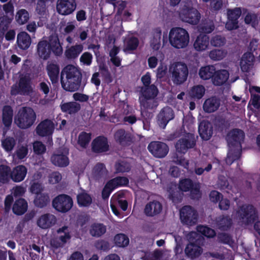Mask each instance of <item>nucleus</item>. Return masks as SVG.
<instances>
[{"label": "nucleus", "instance_id": "obj_14", "mask_svg": "<svg viewBox=\"0 0 260 260\" xmlns=\"http://www.w3.org/2000/svg\"><path fill=\"white\" fill-rule=\"evenodd\" d=\"M179 188L183 191L190 190L191 196L193 199H198L201 197L200 184L197 183H192L189 179L181 180L179 183Z\"/></svg>", "mask_w": 260, "mask_h": 260}, {"label": "nucleus", "instance_id": "obj_23", "mask_svg": "<svg viewBox=\"0 0 260 260\" xmlns=\"http://www.w3.org/2000/svg\"><path fill=\"white\" fill-rule=\"evenodd\" d=\"M174 116L173 110L169 107L162 109L157 116V123L164 128L169 121L173 119Z\"/></svg>", "mask_w": 260, "mask_h": 260}, {"label": "nucleus", "instance_id": "obj_26", "mask_svg": "<svg viewBox=\"0 0 260 260\" xmlns=\"http://www.w3.org/2000/svg\"><path fill=\"white\" fill-rule=\"evenodd\" d=\"M193 46L195 50L198 52L208 50L210 47L209 37L206 35H199L196 39Z\"/></svg>", "mask_w": 260, "mask_h": 260}, {"label": "nucleus", "instance_id": "obj_12", "mask_svg": "<svg viewBox=\"0 0 260 260\" xmlns=\"http://www.w3.org/2000/svg\"><path fill=\"white\" fill-rule=\"evenodd\" d=\"M52 206L57 211L64 213L71 209L73 206V201L67 195H59L53 199Z\"/></svg>", "mask_w": 260, "mask_h": 260}, {"label": "nucleus", "instance_id": "obj_33", "mask_svg": "<svg viewBox=\"0 0 260 260\" xmlns=\"http://www.w3.org/2000/svg\"><path fill=\"white\" fill-rule=\"evenodd\" d=\"M199 132L201 138L205 140H209L212 135L211 124L207 121H202L199 126Z\"/></svg>", "mask_w": 260, "mask_h": 260}, {"label": "nucleus", "instance_id": "obj_54", "mask_svg": "<svg viewBox=\"0 0 260 260\" xmlns=\"http://www.w3.org/2000/svg\"><path fill=\"white\" fill-rule=\"evenodd\" d=\"M114 243L117 246L125 247L129 243L128 238L124 234H118L114 239Z\"/></svg>", "mask_w": 260, "mask_h": 260}, {"label": "nucleus", "instance_id": "obj_43", "mask_svg": "<svg viewBox=\"0 0 260 260\" xmlns=\"http://www.w3.org/2000/svg\"><path fill=\"white\" fill-rule=\"evenodd\" d=\"M2 146L7 152H11L14 148L16 141L11 137H4L1 140Z\"/></svg>", "mask_w": 260, "mask_h": 260}, {"label": "nucleus", "instance_id": "obj_27", "mask_svg": "<svg viewBox=\"0 0 260 260\" xmlns=\"http://www.w3.org/2000/svg\"><path fill=\"white\" fill-rule=\"evenodd\" d=\"M92 148L95 152L107 151L109 149L107 139L103 137H99L95 138L92 142Z\"/></svg>", "mask_w": 260, "mask_h": 260}, {"label": "nucleus", "instance_id": "obj_55", "mask_svg": "<svg viewBox=\"0 0 260 260\" xmlns=\"http://www.w3.org/2000/svg\"><path fill=\"white\" fill-rule=\"evenodd\" d=\"M163 58V54L160 53H157L156 56H150L148 58V64L149 67L151 69L155 68L157 66L158 61H159L160 63L161 62V60Z\"/></svg>", "mask_w": 260, "mask_h": 260}, {"label": "nucleus", "instance_id": "obj_25", "mask_svg": "<svg viewBox=\"0 0 260 260\" xmlns=\"http://www.w3.org/2000/svg\"><path fill=\"white\" fill-rule=\"evenodd\" d=\"M27 172V170L25 166H17L11 171L10 178L15 182H20L24 179Z\"/></svg>", "mask_w": 260, "mask_h": 260}, {"label": "nucleus", "instance_id": "obj_63", "mask_svg": "<svg viewBox=\"0 0 260 260\" xmlns=\"http://www.w3.org/2000/svg\"><path fill=\"white\" fill-rule=\"evenodd\" d=\"M225 43V38L218 35L213 37L211 40V44L215 47L221 46L223 45Z\"/></svg>", "mask_w": 260, "mask_h": 260}, {"label": "nucleus", "instance_id": "obj_47", "mask_svg": "<svg viewBox=\"0 0 260 260\" xmlns=\"http://www.w3.org/2000/svg\"><path fill=\"white\" fill-rule=\"evenodd\" d=\"M29 18V14L25 9H20L18 11L15 16L16 21L19 24L25 23L28 20Z\"/></svg>", "mask_w": 260, "mask_h": 260}, {"label": "nucleus", "instance_id": "obj_21", "mask_svg": "<svg viewBox=\"0 0 260 260\" xmlns=\"http://www.w3.org/2000/svg\"><path fill=\"white\" fill-rule=\"evenodd\" d=\"M3 9L6 15L0 18V29L4 30L13 18L14 7L12 4L8 3L4 5Z\"/></svg>", "mask_w": 260, "mask_h": 260}, {"label": "nucleus", "instance_id": "obj_48", "mask_svg": "<svg viewBox=\"0 0 260 260\" xmlns=\"http://www.w3.org/2000/svg\"><path fill=\"white\" fill-rule=\"evenodd\" d=\"M50 199L48 194L45 193L39 194L36 196L34 203L36 206L42 208L47 205L49 202Z\"/></svg>", "mask_w": 260, "mask_h": 260}, {"label": "nucleus", "instance_id": "obj_60", "mask_svg": "<svg viewBox=\"0 0 260 260\" xmlns=\"http://www.w3.org/2000/svg\"><path fill=\"white\" fill-rule=\"evenodd\" d=\"M194 122V118L193 117L192 115L190 113L184 117L183 120V127L185 128V127L190 131L192 128V125Z\"/></svg>", "mask_w": 260, "mask_h": 260}, {"label": "nucleus", "instance_id": "obj_28", "mask_svg": "<svg viewBox=\"0 0 260 260\" xmlns=\"http://www.w3.org/2000/svg\"><path fill=\"white\" fill-rule=\"evenodd\" d=\"M254 61V56L250 53L248 52L244 54L240 61V67L242 72H247L249 71L252 68Z\"/></svg>", "mask_w": 260, "mask_h": 260}, {"label": "nucleus", "instance_id": "obj_49", "mask_svg": "<svg viewBox=\"0 0 260 260\" xmlns=\"http://www.w3.org/2000/svg\"><path fill=\"white\" fill-rule=\"evenodd\" d=\"M82 50L83 46L82 45H76L67 50L66 55L68 58H74L77 57Z\"/></svg>", "mask_w": 260, "mask_h": 260}, {"label": "nucleus", "instance_id": "obj_16", "mask_svg": "<svg viewBox=\"0 0 260 260\" xmlns=\"http://www.w3.org/2000/svg\"><path fill=\"white\" fill-rule=\"evenodd\" d=\"M180 219L183 223L191 225L197 221V212L190 206H185L180 211Z\"/></svg>", "mask_w": 260, "mask_h": 260}, {"label": "nucleus", "instance_id": "obj_42", "mask_svg": "<svg viewBox=\"0 0 260 260\" xmlns=\"http://www.w3.org/2000/svg\"><path fill=\"white\" fill-rule=\"evenodd\" d=\"M61 109L64 112L73 114L80 110V105L76 102L66 103L61 105Z\"/></svg>", "mask_w": 260, "mask_h": 260}, {"label": "nucleus", "instance_id": "obj_22", "mask_svg": "<svg viewBox=\"0 0 260 260\" xmlns=\"http://www.w3.org/2000/svg\"><path fill=\"white\" fill-rule=\"evenodd\" d=\"M241 14V10L239 8H235L233 10L228 11V21L225 27L229 30H232L237 28L238 19Z\"/></svg>", "mask_w": 260, "mask_h": 260}, {"label": "nucleus", "instance_id": "obj_38", "mask_svg": "<svg viewBox=\"0 0 260 260\" xmlns=\"http://www.w3.org/2000/svg\"><path fill=\"white\" fill-rule=\"evenodd\" d=\"M27 209V203L23 199L16 200L12 208L13 213L18 215L23 214L26 211Z\"/></svg>", "mask_w": 260, "mask_h": 260}, {"label": "nucleus", "instance_id": "obj_56", "mask_svg": "<svg viewBox=\"0 0 260 260\" xmlns=\"http://www.w3.org/2000/svg\"><path fill=\"white\" fill-rule=\"evenodd\" d=\"M226 55V52L223 50L215 49L209 53L210 57L214 60H219L223 58Z\"/></svg>", "mask_w": 260, "mask_h": 260}, {"label": "nucleus", "instance_id": "obj_50", "mask_svg": "<svg viewBox=\"0 0 260 260\" xmlns=\"http://www.w3.org/2000/svg\"><path fill=\"white\" fill-rule=\"evenodd\" d=\"M10 168L5 164L0 165V181L6 182L10 178Z\"/></svg>", "mask_w": 260, "mask_h": 260}, {"label": "nucleus", "instance_id": "obj_64", "mask_svg": "<svg viewBox=\"0 0 260 260\" xmlns=\"http://www.w3.org/2000/svg\"><path fill=\"white\" fill-rule=\"evenodd\" d=\"M28 153V148L26 145L19 146L16 151V155L19 159L24 158Z\"/></svg>", "mask_w": 260, "mask_h": 260}, {"label": "nucleus", "instance_id": "obj_17", "mask_svg": "<svg viewBox=\"0 0 260 260\" xmlns=\"http://www.w3.org/2000/svg\"><path fill=\"white\" fill-rule=\"evenodd\" d=\"M149 151L155 157L161 158L165 157L168 153L167 145L160 142H152L148 147Z\"/></svg>", "mask_w": 260, "mask_h": 260}, {"label": "nucleus", "instance_id": "obj_51", "mask_svg": "<svg viewBox=\"0 0 260 260\" xmlns=\"http://www.w3.org/2000/svg\"><path fill=\"white\" fill-rule=\"evenodd\" d=\"M77 201L80 206H87L92 202L90 196L85 192H81L77 197Z\"/></svg>", "mask_w": 260, "mask_h": 260}, {"label": "nucleus", "instance_id": "obj_4", "mask_svg": "<svg viewBox=\"0 0 260 260\" xmlns=\"http://www.w3.org/2000/svg\"><path fill=\"white\" fill-rule=\"evenodd\" d=\"M169 40L171 45L176 49L186 48L189 43L190 37L188 31L184 28L173 27L169 31Z\"/></svg>", "mask_w": 260, "mask_h": 260}, {"label": "nucleus", "instance_id": "obj_41", "mask_svg": "<svg viewBox=\"0 0 260 260\" xmlns=\"http://www.w3.org/2000/svg\"><path fill=\"white\" fill-rule=\"evenodd\" d=\"M47 69L48 75L52 83L56 82L58 79L59 72L58 67L53 62H48Z\"/></svg>", "mask_w": 260, "mask_h": 260}, {"label": "nucleus", "instance_id": "obj_32", "mask_svg": "<svg viewBox=\"0 0 260 260\" xmlns=\"http://www.w3.org/2000/svg\"><path fill=\"white\" fill-rule=\"evenodd\" d=\"M162 206L158 202H152L148 203L144 209L145 214L148 216H153L160 213Z\"/></svg>", "mask_w": 260, "mask_h": 260}, {"label": "nucleus", "instance_id": "obj_5", "mask_svg": "<svg viewBox=\"0 0 260 260\" xmlns=\"http://www.w3.org/2000/svg\"><path fill=\"white\" fill-rule=\"evenodd\" d=\"M157 94V90L153 85L142 89L139 98L142 115L144 116L146 110L152 109L157 106V103L154 99Z\"/></svg>", "mask_w": 260, "mask_h": 260}, {"label": "nucleus", "instance_id": "obj_52", "mask_svg": "<svg viewBox=\"0 0 260 260\" xmlns=\"http://www.w3.org/2000/svg\"><path fill=\"white\" fill-rule=\"evenodd\" d=\"M205 89L202 85H196L193 86L190 91V95L194 98L201 99L204 95Z\"/></svg>", "mask_w": 260, "mask_h": 260}, {"label": "nucleus", "instance_id": "obj_57", "mask_svg": "<svg viewBox=\"0 0 260 260\" xmlns=\"http://www.w3.org/2000/svg\"><path fill=\"white\" fill-rule=\"evenodd\" d=\"M197 230L199 233L207 237H212L215 234L213 230L206 226L199 225L197 228Z\"/></svg>", "mask_w": 260, "mask_h": 260}, {"label": "nucleus", "instance_id": "obj_39", "mask_svg": "<svg viewBox=\"0 0 260 260\" xmlns=\"http://www.w3.org/2000/svg\"><path fill=\"white\" fill-rule=\"evenodd\" d=\"M17 43L19 47L22 49H27L31 44V39L28 34L21 32L17 36Z\"/></svg>", "mask_w": 260, "mask_h": 260}, {"label": "nucleus", "instance_id": "obj_35", "mask_svg": "<svg viewBox=\"0 0 260 260\" xmlns=\"http://www.w3.org/2000/svg\"><path fill=\"white\" fill-rule=\"evenodd\" d=\"M161 30L160 28L155 29L150 39V45L152 49L157 50L161 46Z\"/></svg>", "mask_w": 260, "mask_h": 260}, {"label": "nucleus", "instance_id": "obj_15", "mask_svg": "<svg viewBox=\"0 0 260 260\" xmlns=\"http://www.w3.org/2000/svg\"><path fill=\"white\" fill-rule=\"evenodd\" d=\"M76 8L75 0H57V12L60 15L66 16L72 14Z\"/></svg>", "mask_w": 260, "mask_h": 260}, {"label": "nucleus", "instance_id": "obj_13", "mask_svg": "<svg viewBox=\"0 0 260 260\" xmlns=\"http://www.w3.org/2000/svg\"><path fill=\"white\" fill-rule=\"evenodd\" d=\"M128 183V179L123 177H117L111 180L106 184L103 190V198L104 199L108 198L111 192L115 188L118 186L125 185L127 184Z\"/></svg>", "mask_w": 260, "mask_h": 260}, {"label": "nucleus", "instance_id": "obj_19", "mask_svg": "<svg viewBox=\"0 0 260 260\" xmlns=\"http://www.w3.org/2000/svg\"><path fill=\"white\" fill-rule=\"evenodd\" d=\"M56 217L52 214L46 213L39 216L37 219V225L42 229H47L54 225Z\"/></svg>", "mask_w": 260, "mask_h": 260}, {"label": "nucleus", "instance_id": "obj_62", "mask_svg": "<svg viewBox=\"0 0 260 260\" xmlns=\"http://www.w3.org/2000/svg\"><path fill=\"white\" fill-rule=\"evenodd\" d=\"M258 18L257 16L252 13H248L245 18V23L250 24L253 27H254L258 23Z\"/></svg>", "mask_w": 260, "mask_h": 260}, {"label": "nucleus", "instance_id": "obj_2", "mask_svg": "<svg viewBox=\"0 0 260 260\" xmlns=\"http://www.w3.org/2000/svg\"><path fill=\"white\" fill-rule=\"evenodd\" d=\"M244 134L240 129H233L228 135L227 141L229 151L226 159L228 164H231L234 160L238 158L240 155L241 149V143L244 140Z\"/></svg>", "mask_w": 260, "mask_h": 260}, {"label": "nucleus", "instance_id": "obj_31", "mask_svg": "<svg viewBox=\"0 0 260 260\" xmlns=\"http://www.w3.org/2000/svg\"><path fill=\"white\" fill-rule=\"evenodd\" d=\"M249 91L251 94L249 103L253 106L257 113H260V96L255 94V92L260 93V87L251 86L249 87Z\"/></svg>", "mask_w": 260, "mask_h": 260}, {"label": "nucleus", "instance_id": "obj_18", "mask_svg": "<svg viewBox=\"0 0 260 260\" xmlns=\"http://www.w3.org/2000/svg\"><path fill=\"white\" fill-rule=\"evenodd\" d=\"M55 126V123L50 119L41 121L36 128L37 134L42 137L50 136L53 134Z\"/></svg>", "mask_w": 260, "mask_h": 260}, {"label": "nucleus", "instance_id": "obj_53", "mask_svg": "<svg viewBox=\"0 0 260 260\" xmlns=\"http://www.w3.org/2000/svg\"><path fill=\"white\" fill-rule=\"evenodd\" d=\"M91 140L89 133L81 132L78 136V143L82 148H86Z\"/></svg>", "mask_w": 260, "mask_h": 260}, {"label": "nucleus", "instance_id": "obj_40", "mask_svg": "<svg viewBox=\"0 0 260 260\" xmlns=\"http://www.w3.org/2000/svg\"><path fill=\"white\" fill-rule=\"evenodd\" d=\"M215 73V68L213 66H207L200 69L199 75L201 79L208 80L213 77Z\"/></svg>", "mask_w": 260, "mask_h": 260}, {"label": "nucleus", "instance_id": "obj_58", "mask_svg": "<svg viewBox=\"0 0 260 260\" xmlns=\"http://www.w3.org/2000/svg\"><path fill=\"white\" fill-rule=\"evenodd\" d=\"M92 173L95 178H99L106 174V170L103 164H97L93 169Z\"/></svg>", "mask_w": 260, "mask_h": 260}, {"label": "nucleus", "instance_id": "obj_59", "mask_svg": "<svg viewBox=\"0 0 260 260\" xmlns=\"http://www.w3.org/2000/svg\"><path fill=\"white\" fill-rule=\"evenodd\" d=\"M61 179V175L58 172H51L48 176V182L51 184H55L58 183Z\"/></svg>", "mask_w": 260, "mask_h": 260}, {"label": "nucleus", "instance_id": "obj_34", "mask_svg": "<svg viewBox=\"0 0 260 260\" xmlns=\"http://www.w3.org/2000/svg\"><path fill=\"white\" fill-rule=\"evenodd\" d=\"M229 77V73L226 70L215 71L212 77V82L214 85L220 86L224 84Z\"/></svg>", "mask_w": 260, "mask_h": 260}, {"label": "nucleus", "instance_id": "obj_9", "mask_svg": "<svg viewBox=\"0 0 260 260\" xmlns=\"http://www.w3.org/2000/svg\"><path fill=\"white\" fill-rule=\"evenodd\" d=\"M172 74V80L176 84H181L186 81L188 76L187 66L181 62H174L169 68Z\"/></svg>", "mask_w": 260, "mask_h": 260}, {"label": "nucleus", "instance_id": "obj_10", "mask_svg": "<svg viewBox=\"0 0 260 260\" xmlns=\"http://www.w3.org/2000/svg\"><path fill=\"white\" fill-rule=\"evenodd\" d=\"M256 217L255 209L252 206L245 205L233 215L234 219L239 222L247 224L253 221Z\"/></svg>", "mask_w": 260, "mask_h": 260}, {"label": "nucleus", "instance_id": "obj_3", "mask_svg": "<svg viewBox=\"0 0 260 260\" xmlns=\"http://www.w3.org/2000/svg\"><path fill=\"white\" fill-rule=\"evenodd\" d=\"M51 50L56 55H59L62 52L58 39L55 35L52 36L48 40L43 39L38 45V54L43 59H47L49 57Z\"/></svg>", "mask_w": 260, "mask_h": 260}, {"label": "nucleus", "instance_id": "obj_29", "mask_svg": "<svg viewBox=\"0 0 260 260\" xmlns=\"http://www.w3.org/2000/svg\"><path fill=\"white\" fill-rule=\"evenodd\" d=\"M138 44V39L132 34H129L124 41L123 50L126 53H130L137 49Z\"/></svg>", "mask_w": 260, "mask_h": 260}, {"label": "nucleus", "instance_id": "obj_8", "mask_svg": "<svg viewBox=\"0 0 260 260\" xmlns=\"http://www.w3.org/2000/svg\"><path fill=\"white\" fill-rule=\"evenodd\" d=\"M180 19L191 24H197L201 18L198 10L193 8L190 3H187L181 7L179 12Z\"/></svg>", "mask_w": 260, "mask_h": 260}, {"label": "nucleus", "instance_id": "obj_20", "mask_svg": "<svg viewBox=\"0 0 260 260\" xmlns=\"http://www.w3.org/2000/svg\"><path fill=\"white\" fill-rule=\"evenodd\" d=\"M194 145V141L193 135L188 133L186 138L179 140L176 145L177 152L184 153L188 148H191Z\"/></svg>", "mask_w": 260, "mask_h": 260}, {"label": "nucleus", "instance_id": "obj_44", "mask_svg": "<svg viewBox=\"0 0 260 260\" xmlns=\"http://www.w3.org/2000/svg\"><path fill=\"white\" fill-rule=\"evenodd\" d=\"M34 177V179L32 181L30 191L32 193L36 194V196L39 194H42V193L41 192L43 190V188L41 184L38 181L39 179H40L41 177L40 175L38 174L35 175Z\"/></svg>", "mask_w": 260, "mask_h": 260}, {"label": "nucleus", "instance_id": "obj_37", "mask_svg": "<svg viewBox=\"0 0 260 260\" xmlns=\"http://www.w3.org/2000/svg\"><path fill=\"white\" fill-rule=\"evenodd\" d=\"M13 111L10 106H5L2 111V121L5 126L9 127L12 122Z\"/></svg>", "mask_w": 260, "mask_h": 260}, {"label": "nucleus", "instance_id": "obj_6", "mask_svg": "<svg viewBox=\"0 0 260 260\" xmlns=\"http://www.w3.org/2000/svg\"><path fill=\"white\" fill-rule=\"evenodd\" d=\"M36 119V115L33 109L23 107L18 111L14 118V122L19 127L25 129L31 126Z\"/></svg>", "mask_w": 260, "mask_h": 260}, {"label": "nucleus", "instance_id": "obj_46", "mask_svg": "<svg viewBox=\"0 0 260 260\" xmlns=\"http://www.w3.org/2000/svg\"><path fill=\"white\" fill-rule=\"evenodd\" d=\"M106 231L105 225L101 223H94L91 226L90 233L92 236L100 237Z\"/></svg>", "mask_w": 260, "mask_h": 260}, {"label": "nucleus", "instance_id": "obj_45", "mask_svg": "<svg viewBox=\"0 0 260 260\" xmlns=\"http://www.w3.org/2000/svg\"><path fill=\"white\" fill-rule=\"evenodd\" d=\"M57 237L62 243H65L71 238L70 230L67 226H63L57 231Z\"/></svg>", "mask_w": 260, "mask_h": 260}, {"label": "nucleus", "instance_id": "obj_24", "mask_svg": "<svg viewBox=\"0 0 260 260\" xmlns=\"http://www.w3.org/2000/svg\"><path fill=\"white\" fill-rule=\"evenodd\" d=\"M68 151L61 152L58 151L51 156V160L53 165L59 167H65L69 164Z\"/></svg>", "mask_w": 260, "mask_h": 260}, {"label": "nucleus", "instance_id": "obj_11", "mask_svg": "<svg viewBox=\"0 0 260 260\" xmlns=\"http://www.w3.org/2000/svg\"><path fill=\"white\" fill-rule=\"evenodd\" d=\"M33 93V87L29 77L27 76L21 77L19 84L14 85L11 89V93L13 95L20 94L30 96Z\"/></svg>", "mask_w": 260, "mask_h": 260}, {"label": "nucleus", "instance_id": "obj_7", "mask_svg": "<svg viewBox=\"0 0 260 260\" xmlns=\"http://www.w3.org/2000/svg\"><path fill=\"white\" fill-rule=\"evenodd\" d=\"M187 239L190 243L185 248V254L191 258L199 257L203 252L202 248L199 246L202 238L197 233L192 232L187 235Z\"/></svg>", "mask_w": 260, "mask_h": 260}, {"label": "nucleus", "instance_id": "obj_61", "mask_svg": "<svg viewBox=\"0 0 260 260\" xmlns=\"http://www.w3.org/2000/svg\"><path fill=\"white\" fill-rule=\"evenodd\" d=\"M36 13L39 17H43L46 14V8L44 1H39L37 6Z\"/></svg>", "mask_w": 260, "mask_h": 260}, {"label": "nucleus", "instance_id": "obj_1", "mask_svg": "<svg viewBox=\"0 0 260 260\" xmlns=\"http://www.w3.org/2000/svg\"><path fill=\"white\" fill-rule=\"evenodd\" d=\"M81 79V73L79 68L74 65L67 66L61 72V85L66 90L74 91L77 90Z\"/></svg>", "mask_w": 260, "mask_h": 260}, {"label": "nucleus", "instance_id": "obj_30", "mask_svg": "<svg viewBox=\"0 0 260 260\" xmlns=\"http://www.w3.org/2000/svg\"><path fill=\"white\" fill-rule=\"evenodd\" d=\"M118 196L119 194H114L112 197L111 199L110 206L113 213L115 215L120 217V213L116 207L117 205L118 204L123 211H125L127 208V203L125 200H119L118 198Z\"/></svg>", "mask_w": 260, "mask_h": 260}, {"label": "nucleus", "instance_id": "obj_36", "mask_svg": "<svg viewBox=\"0 0 260 260\" xmlns=\"http://www.w3.org/2000/svg\"><path fill=\"white\" fill-rule=\"evenodd\" d=\"M219 105V101L218 99L215 98H211L205 101L203 109L206 112H213L218 109Z\"/></svg>", "mask_w": 260, "mask_h": 260}]
</instances>
